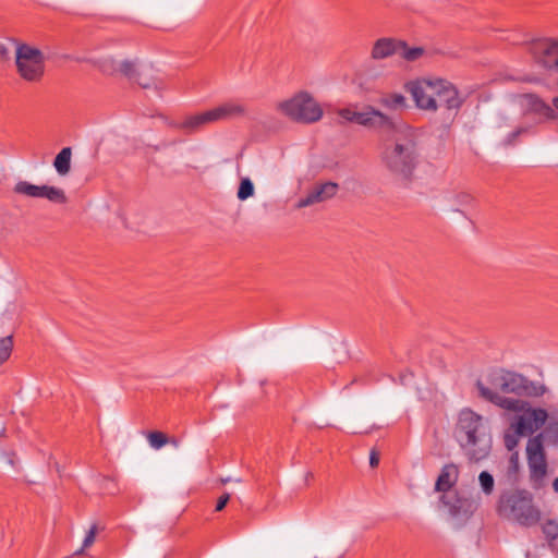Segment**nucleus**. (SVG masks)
<instances>
[{
  "label": "nucleus",
  "mask_w": 558,
  "mask_h": 558,
  "mask_svg": "<svg viewBox=\"0 0 558 558\" xmlns=\"http://www.w3.org/2000/svg\"><path fill=\"white\" fill-rule=\"evenodd\" d=\"M486 380L487 385L482 381L476 384L480 396L510 412L521 411L527 405L520 397H541L547 391L543 384L502 368L492 371Z\"/></svg>",
  "instance_id": "f257e3e1"
},
{
  "label": "nucleus",
  "mask_w": 558,
  "mask_h": 558,
  "mask_svg": "<svg viewBox=\"0 0 558 558\" xmlns=\"http://www.w3.org/2000/svg\"><path fill=\"white\" fill-rule=\"evenodd\" d=\"M457 439L472 462L485 459L492 448V436L484 418L470 409L460 412L456 428Z\"/></svg>",
  "instance_id": "f03ea898"
},
{
  "label": "nucleus",
  "mask_w": 558,
  "mask_h": 558,
  "mask_svg": "<svg viewBox=\"0 0 558 558\" xmlns=\"http://www.w3.org/2000/svg\"><path fill=\"white\" fill-rule=\"evenodd\" d=\"M417 150L415 136L412 130L407 128L402 136L387 147L383 154V162L387 170L396 178L409 180L417 165Z\"/></svg>",
  "instance_id": "7ed1b4c3"
},
{
  "label": "nucleus",
  "mask_w": 558,
  "mask_h": 558,
  "mask_svg": "<svg viewBox=\"0 0 558 558\" xmlns=\"http://www.w3.org/2000/svg\"><path fill=\"white\" fill-rule=\"evenodd\" d=\"M498 513L524 526H532L541 520V512L534 506L532 495L526 490H510L500 495Z\"/></svg>",
  "instance_id": "20e7f679"
},
{
  "label": "nucleus",
  "mask_w": 558,
  "mask_h": 558,
  "mask_svg": "<svg viewBox=\"0 0 558 558\" xmlns=\"http://www.w3.org/2000/svg\"><path fill=\"white\" fill-rule=\"evenodd\" d=\"M276 110L298 123H315L323 118L324 111L318 101L306 90H300L290 98L279 101Z\"/></svg>",
  "instance_id": "39448f33"
},
{
  "label": "nucleus",
  "mask_w": 558,
  "mask_h": 558,
  "mask_svg": "<svg viewBox=\"0 0 558 558\" xmlns=\"http://www.w3.org/2000/svg\"><path fill=\"white\" fill-rule=\"evenodd\" d=\"M245 113V107L240 102H226L210 110L187 116L183 121L174 124V128L186 133H194L203 126L222 120L241 117Z\"/></svg>",
  "instance_id": "423d86ee"
},
{
  "label": "nucleus",
  "mask_w": 558,
  "mask_h": 558,
  "mask_svg": "<svg viewBox=\"0 0 558 558\" xmlns=\"http://www.w3.org/2000/svg\"><path fill=\"white\" fill-rule=\"evenodd\" d=\"M245 113V107L240 102H226L210 110L187 116L183 121L174 124V128L186 133H194L203 126L222 120L241 117Z\"/></svg>",
  "instance_id": "0eeeda50"
},
{
  "label": "nucleus",
  "mask_w": 558,
  "mask_h": 558,
  "mask_svg": "<svg viewBox=\"0 0 558 558\" xmlns=\"http://www.w3.org/2000/svg\"><path fill=\"white\" fill-rule=\"evenodd\" d=\"M15 65L23 80L38 82L45 73V57L38 48L20 44L15 50Z\"/></svg>",
  "instance_id": "6e6552de"
},
{
  "label": "nucleus",
  "mask_w": 558,
  "mask_h": 558,
  "mask_svg": "<svg viewBox=\"0 0 558 558\" xmlns=\"http://www.w3.org/2000/svg\"><path fill=\"white\" fill-rule=\"evenodd\" d=\"M526 460L531 480L534 482H541L547 474V460L542 434H538L527 440Z\"/></svg>",
  "instance_id": "1a4fd4ad"
},
{
  "label": "nucleus",
  "mask_w": 558,
  "mask_h": 558,
  "mask_svg": "<svg viewBox=\"0 0 558 558\" xmlns=\"http://www.w3.org/2000/svg\"><path fill=\"white\" fill-rule=\"evenodd\" d=\"M513 102L519 106L523 116L533 114L538 122L557 118L555 109L535 94L514 95Z\"/></svg>",
  "instance_id": "9d476101"
},
{
  "label": "nucleus",
  "mask_w": 558,
  "mask_h": 558,
  "mask_svg": "<svg viewBox=\"0 0 558 558\" xmlns=\"http://www.w3.org/2000/svg\"><path fill=\"white\" fill-rule=\"evenodd\" d=\"M416 107L424 111L435 112L438 109L435 98V80H418L407 84Z\"/></svg>",
  "instance_id": "9b49d317"
},
{
  "label": "nucleus",
  "mask_w": 558,
  "mask_h": 558,
  "mask_svg": "<svg viewBox=\"0 0 558 558\" xmlns=\"http://www.w3.org/2000/svg\"><path fill=\"white\" fill-rule=\"evenodd\" d=\"M517 413H522L518 416L517 421L511 424V428L519 436H525L538 430L546 422L548 413L546 410L537 408H530L529 404L523 410Z\"/></svg>",
  "instance_id": "f8f14e48"
},
{
  "label": "nucleus",
  "mask_w": 558,
  "mask_h": 558,
  "mask_svg": "<svg viewBox=\"0 0 558 558\" xmlns=\"http://www.w3.org/2000/svg\"><path fill=\"white\" fill-rule=\"evenodd\" d=\"M435 98L437 99L438 108L445 107L449 112H453V117L464 102L457 87L441 78L435 80Z\"/></svg>",
  "instance_id": "ddd939ff"
},
{
  "label": "nucleus",
  "mask_w": 558,
  "mask_h": 558,
  "mask_svg": "<svg viewBox=\"0 0 558 558\" xmlns=\"http://www.w3.org/2000/svg\"><path fill=\"white\" fill-rule=\"evenodd\" d=\"M355 123L366 126L383 130H395L397 128V121L379 110L373 107H367L365 111H357L355 117Z\"/></svg>",
  "instance_id": "4468645a"
},
{
  "label": "nucleus",
  "mask_w": 558,
  "mask_h": 558,
  "mask_svg": "<svg viewBox=\"0 0 558 558\" xmlns=\"http://www.w3.org/2000/svg\"><path fill=\"white\" fill-rule=\"evenodd\" d=\"M339 185L335 182L315 184L305 197L296 203V208H304L332 198L338 192Z\"/></svg>",
  "instance_id": "2eb2a0df"
},
{
  "label": "nucleus",
  "mask_w": 558,
  "mask_h": 558,
  "mask_svg": "<svg viewBox=\"0 0 558 558\" xmlns=\"http://www.w3.org/2000/svg\"><path fill=\"white\" fill-rule=\"evenodd\" d=\"M444 199L451 211L460 214H463L465 208H473L476 203L475 197L466 191L447 193Z\"/></svg>",
  "instance_id": "dca6fc26"
},
{
  "label": "nucleus",
  "mask_w": 558,
  "mask_h": 558,
  "mask_svg": "<svg viewBox=\"0 0 558 558\" xmlns=\"http://www.w3.org/2000/svg\"><path fill=\"white\" fill-rule=\"evenodd\" d=\"M400 47H402L401 40L392 38H380L375 41L372 49V58L375 60L386 59L393 54L399 56Z\"/></svg>",
  "instance_id": "f3484780"
},
{
  "label": "nucleus",
  "mask_w": 558,
  "mask_h": 558,
  "mask_svg": "<svg viewBox=\"0 0 558 558\" xmlns=\"http://www.w3.org/2000/svg\"><path fill=\"white\" fill-rule=\"evenodd\" d=\"M459 476L458 466L453 463L444 465L435 484V490L448 493L457 483Z\"/></svg>",
  "instance_id": "a211bd4d"
},
{
  "label": "nucleus",
  "mask_w": 558,
  "mask_h": 558,
  "mask_svg": "<svg viewBox=\"0 0 558 558\" xmlns=\"http://www.w3.org/2000/svg\"><path fill=\"white\" fill-rule=\"evenodd\" d=\"M134 81L143 88H155L162 90L165 88L163 80L156 74L153 68H146L136 74Z\"/></svg>",
  "instance_id": "6ab92c4d"
},
{
  "label": "nucleus",
  "mask_w": 558,
  "mask_h": 558,
  "mask_svg": "<svg viewBox=\"0 0 558 558\" xmlns=\"http://www.w3.org/2000/svg\"><path fill=\"white\" fill-rule=\"evenodd\" d=\"M71 157L72 149L71 147H64L60 150V153L56 156L53 161V167L58 174L66 175L71 170Z\"/></svg>",
  "instance_id": "aec40b11"
},
{
  "label": "nucleus",
  "mask_w": 558,
  "mask_h": 558,
  "mask_svg": "<svg viewBox=\"0 0 558 558\" xmlns=\"http://www.w3.org/2000/svg\"><path fill=\"white\" fill-rule=\"evenodd\" d=\"M37 198H47L48 201L58 204H64L66 202V196L63 190L49 185H38Z\"/></svg>",
  "instance_id": "412c9836"
},
{
  "label": "nucleus",
  "mask_w": 558,
  "mask_h": 558,
  "mask_svg": "<svg viewBox=\"0 0 558 558\" xmlns=\"http://www.w3.org/2000/svg\"><path fill=\"white\" fill-rule=\"evenodd\" d=\"M426 54L427 52L423 47H409L404 41H402V47H400L399 52V57L408 62L417 61Z\"/></svg>",
  "instance_id": "4be33fe9"
},
{
  "label": "nucleus",
  "mask_w": 558,
  "mask_h": 558,
  "mask_svg": "<svg viewBox=\"0 0 558 558\" xmlns=\"http://www.w3.org/2000/svg\"><path fill=\"white\" fill-rule=\"evenodd\" d=\"M379 102L391 110L402 109L407 106V99L401 94H389L380 98Z\"/></svg>",
  "instance_id": "5701e85b"
},
{
  "label": "nucleus",
  "mask_w": 558,
  "mask_h": 558,
  "mask_svg": "<svg viewBox=\"0 0 558 558\" xmlns=\"http://www.w3.org/2000/svg\"><path fill=\"white\" fill-rule=\"evenodd\" d=\"M255 187L250 178H242L236 192V197L240 201H246L254 196Z\"/></svg>",
  "instance_id": "b1692460"
},
{
  "label": "nucleus",
  "mask_w": 558,
  "mask_h": 558,
  "mask_svg": "<svg viewBox=\"0 0 558 558\" xmlns=\"http://www.w3.org/2000/svg\"><path fill=\"white\" fill-rule=\"evenodd\" d=\"M119 62L113 58H102L96 62L97 68L106 75L118 74Z\"/></svg>",
  "instance_id": "393cba45"
},
{
  "label": "nucleus",
  "mask_w": 558,
  "mask_h": 558,
  "mask_svg": "<svg viewBox=\"0 0 558 558\" xmlns=\"http://www.w3.org/2000/svg\"><path fill=\"white\" fill-rule=\"evenodd\" d=\"M14 192L28 197H38V185L29 183L27 181H20L14 186Z\"/></svg>",
  "instance_id": "a878e982"
},
{
  "label": "nucleus",
  "mask_w": 558,
  "mask_h": 558,
  "mask_svg": "<svg viewBox=\"0 0 558 558\" xmlns=\"http://www.w3.org/2000/svg\"><path fill=\"white\" fill-rule=\"evenodd\" d=\"M147 439L149 445L155 449H160L161 447L170 442L168 437L161 432H150L147 435ZM171 442L175 446L178 445L175 440H171Z\"/></svg>",
  "instance_id": "bb28decb"
},
{
  "label": "nucleus",
  "mask_w": 558,
  "mask_h": 558,
  "mask_svg": "<svg viewBox=\"0 0 558 558\" xmlns=\"http://www.w3.org/2000/svg\"><path fill=\"white\" fill-rule=\"evenodd\" d=\"M440 501L444 504L445 507L448 508L449 513L452 517H459L460 515V509L462 508L461 501L457 499L456 497L449 498V495H442L440 498Z\"/></svg>",
  "instance_id": "cd10ccee"
},
{
  "label": "nucleus",
  "mask_w": 558,
  "mask_h": 558,
  "mask_svg": "<svg viewBox=\"0 0 558 558\" xmlns=\"http://www.w3.org/2000/svg\"><path fill=\"white\" fill-rule=\"evenodd\" d=\"M481 488L485 495H490L494 490V477L490 473L483 471L478 475Z\"/></svg>",
  "instance_id": "c85d7f7f"
},
{
  "label": "nucleus",
  "mask_w": 558,
  "mask_h": 558,
  "mask_svg": "<svg viewBox=\"0 0 558 558\" xmlns=\"http://www.w3.org/2000/svg\"><path fill=\"white\" fill-rule=\"evenodd\" d=\"M12 348L13 341L11 336L0 338V365L10 357Z\"/></svg>",
  "instance_id": "c756f323"
},
{
  "label": "nucleus",
  "mask_w": 558,
  "mask_h": 558,
  "mask_svg": "<svg viewBox=\"0 0 558 558\" xmlns=\"http://www.w3.org/2000/svg\"><path fill=\"white\" fill-rule=\"evenodd\" d=\"M138 71H136L134 62L123 60L119 62L118 74H122L128 78L134 80Z\"/></svg>",
  "instance_id": "7c9ffc66"
},
{
  "label": "nucleus",
  "mask_w": 558,
  "mask_h": 558,
  "mask_svg": "<svg viewBox=\"0 0 558 558\" xmlns=\"http://www.w3.org/2000/svg\"><path fill=\"white\" fill-rule=\"evenodd\" d=\"M543 533L549 541L558 538V522L555 520H547L542 526Z\"/></svg>",
  "instance_id": "2f4dec72"
},
{
  "label": "nucleus",
  "mask_w": 558,
  "mask_h": 558,
  "mask_svg": "<svg viewBox=\"0 0 558 558\" xmlns=\"http://www.w3.org/2000/svg\"><path fill=\"white\" fill-rule=\"evenodd\" d=\"M96 534H97V525H96V524H94V525L89 529V531L86 533V536H85V538H84V541H83V546H82V548H81L80 550H77L75 554H76V555H80V554H82V553L84 551V549H86V548L90 547V546L94 544V542H95Z\"/></svg>",
  "instance_id": "473e14b6"
},
{
  "label": "nucleus",
  "mask_w": 558,
  "mask_h": 558,
  "mask_svg": "<svg viewBox=\"0 0 558 558\" xmlns=\"http://www.w3.org/2000/svg\"><path fill=\"white\" fill-rule=\"evenodd\" d=\"M545 433L553 442L558 444V421L550 422L547 425Z\"/></svg>",
  "instance_id": "72a5a7b5"
},
{
  "label": "nucleus",
  "mask_w": 558,
  "mask_h": 558,
  "mask_svg": "<svg viewBox=\"0 0 558 558\" xmlns=\"http://www.w3.org/2000/svg\"><path fill=\"white\" fill-rule=\"evenodd\" d=\"M357 111H354L350 108H343L338 111L339 117L349 122H355Z\"/></svg>",
  "instance_id": "f704fd0d"
},
{
  "label": "nucleus",
  "mask_w": 558,
  "mask_h": 558,
  "mask_svg": "<svg viewBox=\"0 0 558 558\" xmlns=\"http://www.w3.org/2000/svg\"><path fill=\"white\" fill-rule=\"evenodd\" d=\"M518 436L519 435H506L505 436V445L508 450H512L518 445Z\"/></svg>",
  "instance_id": "c9c22d12"
},
{
  "label": "nucleus",
  "mask_w": 558,
  "mask_h": 558,
  "mask_svg": "<svg viewBox=\"0 0 558 558\" xmlns=\"http://www.w3.org/2000/svg\"><path fill=\"white\" fill-rule=\"evenodd\" d=\"M229 500H230V494L225 493L223 495H221L218 498V501H217V505H216V511H221L227 506Z\"/></svg>",
  "instance_id": "e433bc0d"
},
{
  "label": "nucleus",
  "mask_w": 558,
  "mask_h": 558,
  "mask_svg": "<svg viewBox=\"0 0 558 558\" xmlns=\"http://www.w3.org/2000/svg\"><path fill=\"white\" fill-rule=\"evenodd\" d=\"M379 463V456L376 451H372L369 454V465L372 468H376Z\"/></svg>",
  "instance_id": "4c0bfd02"
},
{
  "label": "nucleus",
  "mask_w": 558,
  "mask_h": 558,
  "mask_svg": "<svg viewBox=\"0 0 558 558\" xmlns=\"http://www.w3.org/2000/svg\"><path fill=\"white\" fill-rule=\"evenodd\" d=\"M7 57H8V49L2 43H0V61L5 60Z\"/></svg>",
  "instance_id": "58836bf2"
},
{
  "label": "nucleus",
  "mask_w": 558,
  "mask_h": 558,
  "mask_svg": "<svg viewBox=\"0 0 558 558\" xmlns=\"http://www.w3.org/2000/svg\"><path fill=\"white\" fill-rule=\"evenodd\" d=\"M525 132V130L523 128H520L518 129L517 131H514L511 135H510V138H509V143H512L514 141V138L520 135L521 133Z\"/></svg>",
  "instance_id": "ea45409f"
},
{
  "label": "nucleus",
  "mask_w": 558,
  "mask_h": 558,
  "mask_svg": "<svg viewBox=\"0 0 558 558\" xmlns=\"http://www.w3.org/2000/svg\"><path fill=\"white\" fill-rule=\"evenodd\" d=\"M511 463L517 466L518 465V456L517 454H513L510 459Z\"/></svg>",
  "instance_id": "a19ab883"
},
{
  "label": "nucleus",
  "mask_w": 558,
  "mask_h": 558,
  "mask_svg": "<svg viewBox=\"0 0 558 558\" xmlns=\"http://www.w3.org/2000/svg\"><path fill=\"white\" fill-rule=\"evenodd\" d=\"M553 488L558 494V477L554 480L553 482Z\"/></svg>",
  "instance_id": "79ce46f5"
},
{
  "label": "nucleus",
  "mask_w": 558,
  "mask_h": 558,
  "mask_svg": "<svg viewBox=\"0 0 558 558\" xmlns=\"http://www.w3.org/2000/svg\"><path fill=\"white\" fill-rule=\"evenodd\" d=\"M229 482H231V478H230V477L221 478V483H222V484H227V483H229Z\"/></svg>",
  "instance_id": "37998d69"
},
{
  "label": "nucleus",
  "mask_w": 558,
  "mask_h": 558,
  "mask_svg": "<svg viewBox=\"0 0 558 558\" xmlns=\"http://www.w3.org/2000/svg\"><path fill=\"white\" fill-rule=\"evenodd\" d=\"M526 558H530V555H529V554H526Z\"/></svg>",
  "instance_id": "c03bdc74"
}]
</instances>
